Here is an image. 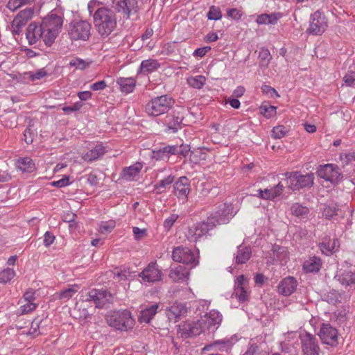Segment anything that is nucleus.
<instances>
[{
    "mask_svg": "<svg viewBox=\"0 0 355 355\" xmlns=\"http://www.w3.org/2000/svg\"><path fill=\"white\" fill-rule=\"evenodd\" d=\"M106 321L109 326L119 331H128L134 326L131 313L126 309L109 313Z\"/></svg>",
    "mask_w": 355,
    "mask_h": 355,
    "instance_id": "4",
    "label": "nucleus"
},
{
    "mask_svg": "<svg viewBox=\"0 0 355 355\" xmlns=\"http://www.w3.org/2000/svg\"><path fill=\"white\" fill-rule=\"evenodd\" d=\"M344 286L355 284V268L352 266H343L335 277Z\"/></svg>",
    "mask_w": 355,
    "mask_h": 355,
    "instance_id": "20",
    "label": "nucleus"
},
{
    "mask_svg": "<svg viewBox=\"0 0 355 355\" xmlns=\"http://www.w3.org/2000/svg\"><path fill=\"white\" fill-rule=\"evenodd\" d=\"M16 164L17 168L23 172L31 173L35 168L32 159L28 157L19 158Z\"/></svg>",
    "mask_w": 355,
    "mask_h": 355,
    "instance_id": "36",
    "label": "nucleus"
},
{
    "mask_svg": "<svg viewBox=\"0 0 355 355\" xmlns=\"http://www.w3.org/2000/svg\"><path fill=\"white\" fill-rule=\"evenodd\" d=\"M300 340L303 355H320L321 351L315 336L308 332L301 333Z\"/></svg>",
    "mask_w": 355,
    "mask_h": 355,
    "instance_id": "12",
    "label": "nucleus"
},
{
    "mask_svg": "<svg viewBox=\"0 0 355 355\" xmlns=\"http://www.w3.org/2000/svg\"><path fill=\"white\" fill-rule=\"evenodd\" d=\"M79 289V286L76 284L71 285L68 288L62 291L58 294V297L60 300L64 301H68L70 298L73 297V295L78 292Z\"/></svg>",
    "mask_w": 355,
    "mask_h": 355,
    "instance_id": "39",
    "label": "nucleus"
},
{
    "mask_svg": "<svg viewBox=\"0 0 355 355\" xmlns=\"http://www.w3.org/2000/svg\"><path fill=\"white\" fill-rule=\"evenodd\" d=\"M82 106H83V103L81 102H77V103H75L71 106H66V107H62V110L65 113H69V112H76V111L79 110L82 107Z\"/></svg>",
    "mask_w": 355,
    "mask_h": 355,
    "instance_id": "58",
    "label": "nucleus"
},
{
    "mask_svg": "<svg viewBox=\"0 0 355 355\" xmlns=\"http://www.w3.org/2000/svg\"><path fill=\"white\" fill-rule=\"evenodd\" d=\"M276 107L270 105H262L260 107V112L267 119L273 117L276 114Z\"/></svg>",
    "mask_w": 355,
    "mask_h": 355,
    "instance_id": "45",
    "label": "nucleus"
},
{
    "mask_svg": "<svg viewBox=\"0 0 355 355\" xmlns=\"http://www.w3.org/2000/svg\"><path fill=\"white\" fill-rule=\"evenodd\" d=\"M222 12L219 7L211 6L207 13V17L209 20H219L222 18Z\"/></svg>",
    "mask_w": 355,
    "mask_h": 355,
    "instance_id": "44",
    "label": "nucleus"
},
{
    "mask_svg": "<svg viewBox=\"0 0 355 355\" xmlns=\"http://www.w3.org/2000/svg\"><path fill=\"white\" fill-rule=\"evenodd\" d=\"M206 78L204 76H191L187 78L188 84L196 89H201L205 84Z\"/></svg>",
    "mask_w": 355,
    "mask_h": 355,
    "instance_id": "40",
    "label": "nucleus"
},
{
    "mask_svg": "<svg viewBox=\"0 0 355 355\" xmlns=\"http://www.w3.org/2000/svg\"><path fill=\"white\" fill-rule=\"evenodd\" d=\"M81 297L83 301L93 302L98 309L106 307L112 300V294L103 289H92Z\"/></svg>",
    "mask_w": 355,
    "mask_h": 355,
    "instance_id": "8",
    "label": "nucleus"
},
{
    "mask_svg": "<svg viewBox=\"0 0 355 355\" xmlns=\"http://www.w3.org/2000/svg\"><path fill=\"white\" fill-rule=\"evenodd\" d=\"M180 152V148H177L175 146H166L163 148L153 150L152 151L151 157L156 160H162L168 159L170 155L177 154Z\"/></svg>",
    "mask_w": 355,
    "mask_h": 355,
    "instance_id": "24",
    "label": "nucleus"
},
{
    "mask_svg": "<svg viewBox=\"0 0 355 355\" xmlns=\"http://www.w3.org/2000/svg\"><path fill=\"white\" fill-rule=\"evenodd\" d=\"M284 181L286 186L293 191L299 190L304 187H311L313 184L314 174L308 173L305 175L298 171L286 173Z\"/></svg>",
    "mask_w": 355,
    "mask_h": 355,
    "instance_id": "6",
    "label": "nucleus"
},
{
    "mask_svg": "<svg viewBox=\"0 0 355 355\" xmlns=\"http://www.w3.org/2000/svg\"><path fill=\"white\" fill-rule=\"evenodd\" d=\"M35 1V0H9L7 7L8 9L15 11L22 6H30Z\"/></svg>",
    "mask_w": 355,
    "mask_h": 355,
    "instance_id": "41",
    "label": "nucleus"
},
{
    "mask_svg": "<svg viewBox=\"0 0 355 355\" xmlns=\"http://www.w3.org/2000/svg\"><path fill=\"white\" fill-rule=\"evenodd\" d=\"M318 336L323 344L336 347L338 344V330L329 324H322Z\"/></svg>",
    "mask_w": 355,
    "mask_h": 355,
    "instance_id": "15",
    "label": "nucleus"
},
{
    "mask_svg": "<svg viewBox=\"0 0 355 355\" xmlns=\"http://www.w3.org/2000/svg\"><path fill=\"white\" fill-rule=\"evenodd\" d=\"M282 17V14L279 12H274L271 14H261L257 16L256 21L258 24L261 25H275L277 23L278 20Z\"/></svg>",
    "mask_w": 355,
    "mask_h": 355,
    "instance_id": "31",
    "label": "nucleus"
},
{
    "mask_svg": "<svg viewBox=\"0 0 355 355\" xmlns=\"http://www.w3.org/2000/svg\"><path fill=\"white\" fill-rule=\"evenodd\" d=\"M15 275V271L9 268L0 271V284L9 282Z\"/></svg>",
    "mask_w": 355,
    "mask_h": 355,
    "instance_id": "43",
    "label": "nucleus"
},
{
    "mask_svg": "<svg viewBox=\"0 0 355 355\" xmlns=\"http://www.w3.org/2000/svg\"><path fill=\"white\" fill-rule=\"evenodd\" d=\"M339 245L340 243L338 239L331 240L329 238L325 237L320 243V248L323 254L330 255L338 248Z\"/></svg>",
    "mask_w": 355,
    "mask_h": 355,
    "instance_id": "28",
    "label": "nucleus"
},
{
    "mask_svg": "<svg viewBox=\"0 0 355 355\" xmlns=\"http://www.w3.org/2000/svg\"><path fill=\"white\" fill-rule=\"evenodd\" d=\"M258 192H259V197L262 199L269 200V199L275 198V197L273 196V191L272 190V188L270 189H266L264 190L259 189Z\"/></svg>",
    "mask_w": 355,
    "mask_h": 355,
    "instance_id": "55",
    "label": "nucleus"
},
{
    "mask_svg": "<svg viewBox=\"0 0 355 355\" xmlns=\"http://www.w3.org/2000/svg\"><path fill=\"white\" fill-rule=\"evenodd\" d=\"M117 84L120 86L122 92L129 94L133 92L136 81L133 78L120 77L116 80Z\"/></svg>",
    "mask_w": 355,
    "mask_h": 355,
    "instance_id": "34",
    "label": "nucleus"
},
{
    "mask_svg": "<svg viewBox=\"0 0 355 355\" xmlns=\"http://www.w3.org/2000/svg\"><path fill=\"white\" fill-rule=\"evenodd\" d=\"M327 26L328 22L324 14L318 10L311 15L309 26L306 31L310 35H320Z\"/></svg>",
    "mask_w": 355,
    "mask_h": 355,
    "instance_id": "10",
    "label": "nucleus"
},
{
    "mask_svg": "<svg viewBox=\"0 0 355 355\" xmlns=\"http://www.w3.org/2000/svg\"><path fill=\"white\" fill-rule=\"evenodd\" d=\"M222 320V314L213 309L196 322H185L179 325L178 334L184 338L196 336L200 334H213L220 327Z\"/></svg>",
    "mask_w": 355,
    "mask_h": 355,
    "instance_id": "1",
    "label": "nucleus"
},
{
    "mask_svg": "<svg viewBox=\"0 0 355 355\" xmlns=\"http://www.w3.org/2000/svg\"><path fill=\"white\" fill-rule=\"evenodd\" d=\"M227 15L232 19L238 21L241 19L243 12L238 8H229L227 9Z\"/></svg>",
    "mask_w": 355,
    "mask_h": 355,
    "instance_id": "52",
    "label": "nucleus"
},
{
    "mask_svg": "<svg viewBox=\"0 0 355 355\" xmlns=\"http://www.w3.org/2000/svg\"><path fill=\"white\" fill-rule=\"evenodd\" d=\"M27 74L28 75V78L31 80L35 81L36 80H40L44 78L46 76L47 73L46 70L44 68H42L34 72H28Z\"/></svg>",
    "mask_w": 355,
    "mask_h": 355,
    "instance_id": "50",
    "label": "nucleus"
},
{
    "mask_svg": "<svg viewBox=\"0 0 355 355\" xmlns=\"http://www.w3.org/2000/svg\"><path fill=\"white\" fill-rule=\"evenodd\" d=\"M91 24L86 20H73L68 27V34L72 40L87 41L91 35Z\"/></svg>",
    "mask_w": 355,
    "mask_h": 355,
    "instance_id": "7",
    "label": "nucleus"
},
{
    "mask_svg": "<svg viewBox=\"0 0 355 355\" xmlns=\"http://www.w3.org/2000/svg\"><path fill=\"white\" fill-rule=\"evenodd\" d=\"M318 175L331 183H338L343 178L342 173L337 165L328 164L320 166L317 171Z\"/></svg>",
    "mask_w": 355,
    "mask_h": 355,
    "instance_id": "13",
    "label": "nucleus"
},
{
    "mask_svg": "<svg viewBox=\"0 0 355 355\" xmlns=\"http://www.w3.org/2000/svg\"><path fill=\"white\" fill-rule=\"evenodd\" d=\"M259 58L263 64L268 65L272 58V56L268 49L262 48L259 51Z\"/></svg>",
    "mask_w": 355,
    "mask_h": 355,
    "instance_id": "51",
    "label": "nucleus"
},
{
    "mask_svg": "<svg viewBox=\"0 0 355 355\" xmlns=\"http://www.w3.org/2000/svg\"><path fill=\"white\" fill-rule=\"evenodd\" d=\"M284 187V185L281 182H279L277 185L272 188V190L273 191V196L275 198L279 196L282 193Z\"/></svg>",
    "mask_w": 355,
    "mask_h": 355,
    "instance_id": "64",
    "label": "nucleus"
},
{
    "mask_svg": "<svg viewBox=\"0 0 355 355\" xmlns=\"http://www.w3.org/2000/svg\"><path fill=\"white\" fill-rule=\"evenodd\" d=\"M35 291L33 288H28L24 294V300L25 302H33L35 300Z\"/></svg>",
    "mask_w": 355,
    "mask_h": 355,
    "instance_id": "57",
    "label": "nucleus"
},
{
    "mask_svg": "<svg viewBox=\"0 0 355 355\" xmlns=\"http://www.w3.org/2000/svg\"><path fill=\"white\" fill-rule=\"evenodd\" d=\"M174 194L178 198L184 199L190 192V181L185 176L180 177L173 185Z\"/></svg>",
    "mask_w": 355,
    "mask_h": 355,
    "instance_id": "21",
    "label": "nucleus"
},
{
    "mask_svg": "<svg viewBox=\"0 0 355 355\" xmlns=\"http://www.w3.org/2000/svg\"><path fill=\"white\" fill-rule=\"evenodd\" d=\"M51 184L53 186V187H65L67 185H69V177L68 176H64V178H62V179L58 180V181H54L51 183Z\"/></svg>",
    "mask_w": 355,
    "mask_h": 355,
    "instance_id": "60",
    "label": "nucleus"
},
{
    "mask_svg": "<svg viewBox=\"0 0 355 355\" xmlns=\"http://www.w3.org/2000/svg\"><path fill=\"white\" fill-rule=\"evenodd\" d=\"M187 313V306L181 302H175L166 310V316L170 320H174L176 321L181 317L185 316Z\"/></svg>",
    "mask_w": 355,
    "mask_h": 355,
    "instance_id": "22",
    "label": "nucleus"
},
{
    "mask_svg": "<svg viewBox=\"0 0 355 355\" xmlns=\"http://www.w3.org/2000/svg\"><path fill=\"white\" fill-rule=\"evenodd\" d=\"M235 211H234L233 205L231 203H223L218 207V209L215 213L212 214L211 218L214 220V224L217 225L227 223L234 216Z\"/></svg>",
    "mask_w": 355,
    "mask_h": 355,
    "instance_id": "14",
    "label": "nucleus"
},
{
    "mask_svg": "<svg viewBox=\"0 0 355 355\" xmlns=\"http://www.w3.org/2000/svg\"><path fill=\"white\" fill-rule=\"evenodd\" d=\"M246 280L244 275L239 276L235 280L234 295L240 302L248 300V294L245 290Z\"/></svg>",
    "mask_w": 355,
    "mask_h": 355,
    "instance_id": "23",
    "label": "nucleus"
},
{
    "mask_svg": "<svg viewBox=\"0 0 355 355\" xmlns=\"http://www.w3.org/2000/svg\"><path fill=\"white\" fill-rule=\"evenodd\" d=\"M115 227V222L113 220H110L108 222H102L99 227V231L101 233H108L111 232V231Z\"/></svg>",
    "mask_w": 355,
    "mask_h": 355,
    "instance_id": "53",
    "label": "nucleus"
},
{
    "mask_svg": "<svg viewBox=\"0 0 355 355\" xmlns=\"http://www.w3.org/2000/svg\"><path fill=\"white\" fill-rule=\"evenodd\" d=\"M174 100L168 95H162L151 99L146 105V112L148 115L157 116L166 113L173 105Z\"/></svg>",
    "mask_w": 355,
    "mask_h": 355,
    "instance_id": "5",
    "label": "nucleus"
},
{
    "mask_svg": "<svg viewBox=\"0 0 355 355\" xmlns=\"http://www.w3.org/2000/svg\"><path fill=\"white\" fill-rule=\"evenodd\" d=\"M34 9L32 8H26L23 10H21L17 15L15 17L12 26L14 32L17 34H19L22 27L30 20L33 15Z\"/></svg>",
    "mask_w": 355,
    "mask_h": 355,
    "instance_id": "19",
    "label": "nucleus"
},
{
    "mask_svg": "<svg viewBox=\"0 0 355 355\" xmlns=\"http://www.w3.org/2000/svg\"><path fill=\"white\" fill-rule=\"evenodd\" d=\"M26 37L30 45L36 44L41 40L44 42V31L41 23L31 22L26 29Z\"/></svg>",
    "mask_w": 355,
    "mask_h": 355,
    "instance_id": "17",
    "label": "nucleus"
},
{
    "mask_svg": "<svg viewBox=\"0 0 355 355\" xmlns=\"http://www.w3.org/2000/svg\"><path fill=\"white\" fill-rule=\"evenodd\" d=\"M26 302V303L21 305L18 310V313L21 315L28 314L37 307V304L36 303L28 302Z\"/></svg>",
    "mask_w": 355,
    "mask_h": 355,
    "instance_id": "47",
    "label": "nucleus"
},
{
    "mask_svg": "<svg viewBox=\"0 0 355 355\" xmlns=\"http://www.w3.org/2000/svg\"><path fill=\"white\" fill-rule=\"evenodd\" d=\"M107 87L106 82L105 80H101L96 82L90 85V89L94 91L103 90Z\"/></svg>",
    "mask_w": 355,
    "mask_h": 355,
    "instance_id": "61",
    "label": "nucleus"
},
{
    "mask_svg": "<svg viewBox=\"0 0 355 355\" xmlns=\"http://www.w3.org/2000/svg\"><path fill=\"white\" fill-rule=\"evenodd\" d=\"M173 181L174 176L168 175L154 186L155 190H157V193H162L165 191L166 187L171 184Z\"/></svg>",
    "mask_w": 355,
    "mask_h": 355,
    "instance_id": "42",
    "label": "nucleus"
},
{
    "mask_svg": "<svg viewBox=\"0 0 355 355\" xmlns=\"http://www.w3.org/2000/svg\"><path fill=\"white\" fill-rule=\"evenodd\" d=\"M159 306L158 304H155L141 310L139 317V321L141 323H149L151 319L157 313Z\"/></svg>",
    "mask_w": 355,
    "mask_h": 355,
    "instance_id": "32",
    "label": "nucleus"
},
{
    "mask_svg": "<svg viewBox=\"0 0 355 355\" xmlns=\"http://www.w3.org/2000/svg\"><path fill=\"white\" fill-rule=\"evenodd\" d=\"M41 24L44 31V44L51 46L61 31L63 19L61 16L51 12L44 17Z\"/></svg>",
    "mask_w": 355,
    "mask_h": 355,
    "instance_id": "3",
    "label": "nucleus"
},
{
    "mask_svg": "<svg viewBox=\"0 0 355 355\" xmlns=\"http://www.w3.org/2000/svg\"><path fill=\"white\" fill-rule=\"evenodd\" d=\"M178 218V216L177 214H172L168 218H167L164 222V227L169 230L171 227L173 225L175 222Z\"/></svg>",
    "mask_w": 355,
    "mask_h": 355,
    "instance_id": "56",
    "label": "nucleus"
},
{
    "mask_svg": "<svg viewBox=\"0 0 355 355\" xmlns=\"http://www.w3.org/2000/svg\"><path fill=\"white\" fill-rule=\"evenodd\" d=\"M297 281L294 277H288L280 282L278 285V292L285 296L291 295L296 289Z\"/></svg>",
    "mask_w": 355,
    "mask_h": 355,
    "instance_id": "25",
    "label": "nucleus"
},
{
    "mask_svg": "<svg viewBox=\"0 0 355 355\" xmlns=\"http://www.w3.org/2000/svg\"><path fill=\"white\" fill-rule=\"evenodd\" d=\"M94 24L100 35L107 37L116 27L115 11L107 7H101L94 13Z\"/></svg>",
    "mask_w": 355,
    "mask_h": 355,
    "instance_id": "2",
    "label": "nucleus"
},
{
    "mask_svg": "<svg viewBox=\"0 0 355 355\" xmlns=\"http://www.w3.org/2000/svg\"><path fill=\"white\" fill-rule=\"evenodd\" d=\"M340 210L338 209H336L335 207L334 209H331V208H329L327 209L324 210V215L326 218H333L334 216H338Z\"/></svg>",
    "mask_w": 355,
    "mask_h": 355,
    "instance_id": "63",
    "label": "nucleus"
},
{
    "mask_svg": "<svg viewBox=\"0 0 355 355\" xmlns=\"http://www.w3.org/2000/svg\"><path fill=\"white\" fill-rule=\"evenodd\" d=\"M215 227L214 220L208 217L206 221L197 223L190 227L188 232V237L191 241L196 242L202 237L207 236L208 232Z\"/></svg>",
    "mask_w": 355,
    "mask_h": 355,
    "instance_id": "11",
    "label": "nucleus"
},
{
    "mask_svg": "<svg viewBox=\"0 0 355 355\" xmlns=\"http://www.w3.org/2000/svg\"><path fill=\"white\" fill-rule=\"evenodd\" d=\"M344 81L347 86H355V71H349L344 77Z\"/></svg>",
    "mask_w": 355,
    "mask_h": 355,
    "instance_id": "54",
    "label": "nucleus"
},
{
    "mask_svg": "<svg viewBox=\"0 0 355 355\" xmlns=\"http://www.w3.org/2000/svg\"><path fill=\"white\" fill-rule=\"evenodd\" d=\"M114 9L118 12H122L127 18H130L131 14L139 11L137 0H116L114 3Z\"/></svg>",
    "mask_w": 355,
    "mask_h": 355,
    "instance_id": "18",
    "label": "nucleus"
},
{
    "mask_svg": "<svg viewBox=\"0 0 355 355\" xmlns=\"http://www.w3.org/2000/svg\"><path fill=\"white\" fill-rule=\"evenodd\" d=\"M160 67V64L157 60L148 59L143 60L141 63L138 73H152Z\"/></svg>",
    "mask_w": 355,
    "mask_h": 355,
    "instance_id": "33",
    "label": "nucleus"
},
{
    "mask_svg": "<svg viewBox=\"0 0 355 355\" xmlns=\"http://www.w3.org/2000/svg\"><path fill=\"white\" fill-rule=\"evenodd\" d=\"M8 166L6 163H3L0 166V182H8L11 179V175L8 173Z\"/></svg>",
    "mask_w": 355,
    "mask_h": 355,
    "instance_id": "49",
    "label": "nucleus"
},
{
    "mask_svg": "<svg viewBox=\"0 0 355 355\" xmlns=\"http://www.w3.org/2000/svg\"><path fill=\"white\" fill-rule=\"evenodd\" d=\"M211 50L210 46H205L196 49L193 55L196 57H203L209 51Z\"/></svg>",
    "mask_w": 355,
    "mask_h": 355,
    "instance_id": "62",
    "label": "nucleus"
},
{
    "mask_svg": "<svg viewBox=\"0 0 355 355\" xmlns=\"http://www.w3.org/2000/svg\"><path fill=\"white\" fill-rule=\"evenodd\" d=\"M189 270L183 266H178L170 270L169 277L173 282H184L189 279Z\"/></svg>",
    "mask_w": 355,
    "mask_h": 355,
    "instance_id": "26",
    "label": "nucleus"
},
{
    "mask_svg": "<svg viewBox=\"0 0 355 355\" xmlns=\"http://www.w3.org/2000/svg\"><path fill=\"white\" fill-rule=\"evenodd\" d=\"M142 168L141 163L137 162L134 165L125 168L123 170L122 177L123 179L130 181L133 180Z\"/></svg>",
    "mask_w": 355,
    "mask_h": 355,
    "instance_id": "35",
    "label": "nucleus"
},
{
    "mask_svg": "<svg viewBox=\"0 0 355 355\" xmlns=\"http://www.w3.org/2000/svg\"><path fill=\"white\" fill-rule=\"evenodd\" d=\"M287 132L286 127L284 125H277L272 128V137L274 139H281L284 137Z\"/></svg>",
    "mask_w": 355,
    "mask_h": 355,
    "instance_id": "48",
    "label": "nucleus"
},
{
    "mask_svg": "<svg viewBox=\"0 0 355 355\" xmlns=\"http://www.w3.org/2000/svg\"><path fill=\"white\" fill-rule=\"evenodd\" d=\"M292 215L299 218H304L309 213V209L306 206H303L300 203H294L290 207Z\"/></svg>",
    "mask_w": 355,
    "mask_h": 355,
    "instance_id": "38",
    "label": "nucleus"
},
{
    "mask_svg": "<svg viewBox=\"0 0 355 355\" xmlns=\"http://www.w3.org/2000/svg\"><path fill=\"white\" fill-rule=\"evenodd\" d=\"M183 118L175 115H168L164 121L168 129L173 132H176L180 128Z\"/></svg>",
    "mask_w": 355,
    "mask_h": 355,
    "instance_id": "37",
    "label": "nucleus"
},
{
    "mask_svg": "<svg viewBox=\"0 0 355 355\" xmlns=\"http://www.w3.org/2000/svg\"><path fill=\"white\" fill-rule=\"evenodd\" d=\"M91 62H87L80 58L72 59L69 62V65L77 69H85L89 67Z\"/></svg>",
    "mask_w": 355,
    "mask_h": 355,
    "instance_id": "46",
    "label": "nucleus"
},
{
    "mask_svg": "<svg viewBox=\"0 0 355 355\" xmlns=\"http://www.w3.org/2000/svg\"><path fill=\"white\" fill-rule=\"evenodd\" d=\"M172 258L176 262L190 265L193 268L198 264V253L186 247H177L173 250Z\"/></svg>",
    "mask_w": 355,
    "mask_h": 355,
    "instance_id": "9",
    "label": "nucleus"
},
{
    "mask_svg": "<svg viewBox=\"0 0 355 355\" xmlns=\"http://www.w3.org/2000/svg\"><path fill=\"white\" fill-rule=\"evenodd\" d=\"M322 267V261L320 257L313 256L305 261L303 269L306 272H317Z\"/></svg>",
    "mask_w": 355,
    "mask_h": 355,
    "instance_id": "29",
    "label": "nucleus"
},
{
    "mask_svg": "<svg viewBox=\"0 0 355 355\" xmlns=\"http://www.w3.org/2000/svg\"><path fill=\"white\" fill-rule=\"evenodd\" d=\"M105 153V150L103 144H97L94 148L83 154L82 158L87 162H91L102 157Z\"/></svg>",
    "mask_w": 355,
    "mask_h": 355,
    "instance_id": "27",
    "label": "nucleus"
},
{
    "mask_svg": "<svg viewBox=\"0 0 355 355\" xmlns=\"http://www.w3.org/2000/svg\"><path fill=\"white\" fill-rule=\"evenodd\" d=\"M55 240V236L50 232H46L44 235V245L46 247L50 246Z\"/></svg>",
    "mask_w": 355,
    "mask_h": 355,
    "instance_id": "59",
    "label": "nucleus"
},
{
    "mask_svg": "<svg viewBox=\"0 0 355 355\" xmlns=\"http://www.w3.org/2000/svg\"><path fill=\"white\" fill-rule=\"evenodd\" d=\"M162 272L159 268L156 262H150L144 270L139 274V277L143 281L147 282H156L162 279Z\"/></svg>",
    "mask_w": 355,
    "mask_h": 355,
    "instance_id": "16",
    "label": "nucleus"
},
{
    "mask_svg": "<svg viewBox=\"0 0 355 355\" xmlns=\"http://www.w3.org/2000/svg\"><path fill=\"white\" fill-rule=\"evenodd\" d=\"M251 254L252 250L250 247L239 245L234 257L235 263L236 264L245 263L250 259Z\"/></svg>",
    "mask_w": 355,
    "mask_h": 355,
    "instance_id": "30",
    "label": "nucleus"
}]
</instances>
